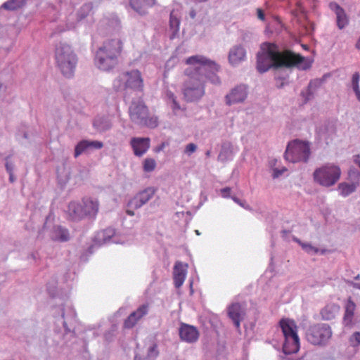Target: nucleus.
I'll use <instances>...</instances> for the list:
<instances>
[{"mask_svg": "<svg viewBox=\"0 0 360 360\" xmlns=\"http://www.w3.org/2000/svg\"><path fill=\"white\" fill-rule=\"evenodd\" d=\"M257 58V68L259 72H265L271 68L274 69L278 88H282L286 84L288 78L287 69L296 66L299 69L307 70L310 67L309 63L301 55L290 51L281 52L276 45L270 43L261 45Z\"/></svg>", "mask_w": 360, "mask_h": 360, "instance_id": "nucleus-1", "label": "nucleus"}, {"mask_svg": "<svg viewBox=\"0 0 360 360\" xmlns=\"http://www.w3.org/2000/svg\"><path fill=\"white\" fill-rule=\"evenodd\" d=\"M186 63L190 67L185 70L188 79L184 84V96L186 101H199L205 95V84L209 81L219 85L221 80L217 75L220 66L214 60L202 55L188 57Z\"/></svg>", "mask_w": 360, "mask_h": 360, "instance_id": "nucleus-2", "label": "nucleus"}, {"mask_svg": "<svg viewBox=\"0 0 360 360\" xmlns=\"http://www.w3.org/2000/svg\"><path fill=\"white\" fill-rule=\"evenodd\" d=\"M122 49V42L119 39H112L103 42L97 50L94 63L102 71L109 72L118 63V57Z\"/></svg>", "mask_w": 360, "mask_h": 360, "instance_id": "nucleus-3", "label": "nucleus"}, {"mask_svg": "<svg viewBox=\"0 0 360 360\" xmlns=\"http://www.w3.org/2000/svg\"><path fill=\"white\" fill-rule=\"evenodd\" d=\"M55 58L58 68L67 78L74 75L77 64V56L66 43H59L56 47Z\"/></svg>", "mask_w": 360, "mask_h": 360, "instance_id": "nucleus-4", "label": "nucleus"}, {"mask_svg": "<svg viewBox=\"0 0 360 360\" xmlns=\"http://www.w3.org/2000/svg\"><path fill=\"white\" fill-rule=\"evenodd\" d=\"M129 114L131 121L138 126L150 129H154L158 126V117L155 115H150L148 107L141 99L131 101L129 108Z\"/></svg>", "mask_w": 360, "mask_h": 360, "instance_id": "nucleus-5", "label": "nucleus"}, {"mask_svg": "<svg viewBox=\"0 0 360 360\" xmlns=\"http://www.w3.org/2000/svg\"><path fill=\"white\" fill-rule=\"evenodd\" d=\"M279 324L285 338L283 352L285 354L297 352L300 349V339L295 321L288 319H283L280 321Z\"/></svg>", "mask_w": 360, "mask_h": 360, "instance_id": "nucleus-6", "label": "nucleus"}, {"mask_svg": "<svg viewBox=\"0 0 360 360\" xmlns=\"http://www.w3.org/2000/svg\"><path fill=\"white\" fill-rule=\"evenodd\" d=\"M333 335L330 326L327 323H316L306 330V339L313 345L325 347Z\"/></svg>", "mask_w": 360, "mask_h": 360, "instance_id": "nucleus-7", "label": "nucleus"}, {"mask_svg": "<svg viewBox=\"0 0 360 360\" xmlns=\"http://www.w3.org/2000/svg\"><path fill=\"white\" fill-rule=\"evenodd\" d=\"M311 154L308 142L295 139L288 143L284 157L291 162H307Z\"/></svg>", "mask_w": 360, "mask_h": 360, "instance_id": "nucleus-8", "label": "nucleus"}, {"mask_svg": "<svg viewBox=\"0 0 360 360\" xmlns=\"http://www.w3.org/2000/svg\"><path fill=\"white\" fill-rule=\"evenodd\" d=\"M113 86L116 91L122 89L141 91L143 86L141 74L138 70L123 72L114 81Z\"/></svg>", "mask_w": 360, "mask_h": 360, "instance_id": "nucleus-9", "label": "nucleus"}, {"mask_svg": "<svg viewBox=\"0 0 360 360\" xmlns=\"http://www.w3.org/2000/svg\"><path fill=\"white\" fill-rule=\"evenodd\" d=\"M340 174L341 170L338 166L327 164L314 171V179L320 185L329 187L339 180Z\"/></svg>", "mask_w": 360, "mask_h": 360, "instance_id": "nucleus-10", "label": "nucleus"}, {"mask_svg": "<svg viewBox=\"0 0 360 360\" xmlns=\"http://www.w3.org/2000/svg\"><path fill=\"white\" fill-rule=\"evenodd\" d=\"M155 193V190L152 187H148L139 192L129 200L127 204L126 213L129 216H134V210L141 208L146 205Z\"/></svg>", "mask_w": 360, "mask_h": 360, "instance_id": "nucleus-11", "label": "nucleus"}, {"mask_svg": "<svg viewBox=\"0 0 360 360\" xmlns=\"http://www.w3.org/2000/svg\"><path fill=\"white\" fill-rule=\"evenodd\" d=\"M248 95V86L246 84H239L233 88L225 96L226 103L232 105L243 103Z\"/></svg>", "mask_w": 360, "mask_h": 360, "instance_id": "nucleus-12", "label": "nucleus"}, {"mask_svg": "<svg viewBox=\"0 0 360 360\" xmlns=\"http://www.w3.org/2000/svg\"><path fill=\"white\" fill-rule=\"evenodd\" d=\"M103 147V143L100 141L82 140L75 148V158H77L83 153H89L94 150H98Z\"/></svg>", "mask_w": 360, "mask_h": 360, "instance_id": "nucleus-13", "label": "nucleus"}, {"mask_svg": "<svg viewBox=\"0 0 360 360\" xmlns=\"http://www.w3.org/2000/svg\"><path fill=\"white\" fill-rule=\"evenodd\" d=\"M130 145L136 156L141 157L145 154L150 146V139L148 137H134L130 141Z\"/></svg>", "mask_w": 360, "mask_h": 360, "instance_id": "nucleus-14", "label": "nucleus"}, {"mask_svg": "<svg viewBox=\"0 0 360 360\" xmlns=\"http://www.w3.org/2000/svg\"><path fill=\"white\" fill-rule=\"evenodd\" d=\"M148 312V307L146 304L140 306L136 311H133L125 319L124 327L125 328H132L137 322Z\"/></svg>", "mask_w": 360, "mask_h": 360, "instance_id": "nucleus-15", "label": "nucleus"}, {"mask_svg": "<svg viewBox=\"0 0 360 360\" xmlns=\"http://www.w3.org/2000/svg\"><path fill=\"white\" fill-rule=\"evenodd\" d=\"M245 309L238 302L231 304L228 308L229 317L233 321L234 326L239 328L240 321L245 316Z\"/></svg>", "mask_w": 360, "mask_h": 360, "instance_id": "nucleus-16", "label": "nucleus"}, {"mask_svg": "<svg viewBox=\"0 0 360 360\" xmlns=\"http://www.w3.org/2000/svg\"><path fill=\"white\" fill-rule=\"evenodd\" d=\"M181 340L187 342H194L198 339L199 333L194 326L182 323L179 329Z\"/></svg>", "mask_w": 360, "mask_h": 360, "instance_id": "nucleus-17", "label": "nucleus"}, {"mask_svg": "<svg viewBox=\"0 0 360 360\" xmlns=\"http://www.w3.org/2000/svg\"><path fill=\"white\" fill-rule=\"evenodd\" d=\"M81 204L83 207V211H84L86 217L89 219L96 217L99 208V203L97 200L84 198Z\"/></svg>", "mask_w": 360, "mask_h": 360, "instance_id": "nucleus-18", "label": "nucleus"}, {"mask_svg": "<svg viewBox=\"0 0 360 360\" xmlns=\"http://www.w3.org/2000/svg\"><path fill=\"white\" fill-rule=\"evenodd\" d=\"M50 238L53 241L64 243L70 239V236L67 228L60 225H55L51 231Z\"/></svg>", "mask_w": 360, "mask_h": 360, "instance_id": "nucleus-19", "label": "nucleus"}, {"mask_svg": "<svg viewBox=\"0 0 360 360\" xmlns=\"http://www.w3.org/2000/svg\"><path fill=\"white\" fill-rule=\"evenodd\" d=\"M246 51L241 45L233 46L229 53V61L232 65H237L245 60Z\"/></svg>", "mask_w": 360, "mask_h": 360, "instance_id": "nucleus-20", "label": "nucleus"}, {"mask_svg": "<svg viewBox=\"0 0 360 360\" xmlns=\"http://www.w3.org/2000/svg\"><path fill=\"white\" fill-rule=\"evenodd\" d=\"M329 7L336 15L338 28L342 30L345 27L348 25L349 20L345 10L335 2L330 3Z\"/></svg>", "mask_w": 360, "mask_h": 360, "instance_id": "nucleus-21", "label": "nucleus"}, {"mask_svg": "<svg viewBox=\"0 0 360 360\" xmlns=\"http://www.w3.org/2000/svg\"><path fill=\"white\" fill-rule=\"evenodd\" d=\"M186 267L187 265L184 266L182 262H176L173 276H174V284L176 288H179L184 283L186 276Z\"/></svg>", "mask_w": 360, "mask_h": 360, "instance_id": "nucleus-22", "label": "nucleus"}, {"mask_svg": "<svg viewBox=\"0 0 360 360\" xmlns=\"http://www.w3.org/2000/svg\"><path fill=\"white\" fill-rule=\"evenodd\" d=\"M156 0H129L131 8L141 15L147 13V8L153 6Z\"/></svg>", "mask_w": 360, "mask_h": 360, "instance_id": "nucleus-23", "label": "nucleus"}, {"mask_svg": "<svg viewBox=\"0 0 360 360\" xmlns=\"http://www.w3.org/2000/svg\"><path fill=\"white\" fill-rule=\"evenodd\" d=\"M68 212L72 221H78L86 218L81 202H70L68 205Z\"/></svg>", "mask_w": 360, "mask_h": 360, "instance_id": "nucleus-24", "label": "nucleus"}, {"mask_svg": "<svg viewBox=\"0 0 360 360\" xmlns=\"http://www.w3.org/2000/svg\"><path fill=\"white\" fill-rule=\"evenodd\" d=\"M75 316L76 312L71 306L65 307L63 304L61 305V317L63 319V325L67 333L71 331V329L68 326V322L73 321Z\"/></svg>", "mask_w": 360, "mask_h": 360, "instance_id": "nucleus-25", "label": "nucleus"}, {"mask_svg": "<svg viewBox=\"0 0 360 360\" xmlns=\"http://www.w3.org/2000/svg\"><path fill=\"white\" fill-rule=\"evenodd\" d=\"M233 158V145L230 142H224L221 144V150L217 160L221 162L230 161Z\"/></svg>", "mask_w": 360, "mask_h": 360, "instance_id": "nucleus-26", "label": "nucleus"}, {"mask_svg": "<svg viewBox=\"0 0 360 360\" xmlns=\"http://www.w3.org/2000/svg\"><path fill=\"white\" fill-rule=\"evenodd\" d=\"M340 306L337 304L330 303L326 305L321 311L323 320L330 321L335 318L340 311Z\"/></svg>", "mask_w": 360, "mask_h": 360, "instance_id": "nucleus-27", "label": "nucleus"}, {"mask_svg": "<svg viewBox=\"0 0 360 360\" xmlns=\"http://www.w3.org/2000/svg\"><path fill=\"white\" fill-rule=\"evenodd\" d=\"M115 234V230L112 228H107L105 230L97 233L95 238V242L98 243L99 245L106 243L112 240L113 243H116V241L112 239V237Z\"/></svg>", "mask_w": 360, "mask_h": 360, "instance_id": "nucleus-28", "label": "nucleus"}, {"mask_svg": "<svg viewBox=\"0 0 360 360\" xmlns=\"http://www.w3.org/2000/svg\"><path fill=\"white\" fill-rule=\"evenodd\" d=\"M93 126L98 131L103 132L111 129L112 122L107 117L98 116L94 119Z\"/></svg>", "mask_w": 360, "mask_h": 360, "instance_id": "nucleus-29", "label": "nucleus"}, {"mask_svg": "<svg viewBox=\"0 0 360 360\" xmlns=\"http://www.w3.org/2000/svg\"><path fill=\"white\" fill-rule=\"evenodd\" d=\"M179 25H180V19L177 15V13L172 11L170 13L169 16V30L172 32V34L169 37L171 39H173L176 37V34L179 32Z\"/></svg>", "mask_w": 360, "mask_h": 360, "instance_id": "nucleus-30", "label": "nucleus"}, {"mask_svg": "<svg viewBox=\"0 0 360 360\" xmlns=\"http://www.w3.org/2000/svg\"><path fill=\"white\" fill-rule=\"evenodd\" d=\"M356 305L352 301H349L345 307L344 322L345 325H349L352 322Z\"/></svg>", "mask_w": 360, "mask_h": 360, "instance_id": "nucleus-31", "label": "nucleus"}, {"mask_svg": "<svg viewBox=\"0 0 360 360\" xmlns=\"http://www.w3.org/2000/svg\"><path fill=\"white\" fill-rule=\"evenodd\" d=\"M338 188L340 191V195L343 197H347L355 191L356 186L354 184L340 183L338 185Z\"/></svg>", "mask_w": 360, "mask_h": 360, "instance_id": "nucleus-32", "label": "nucleus"}, {"mask_svg": "<svg viewBox=\"0 0 360 360\" xmlns=\"http://www.w3.org/2000/svg\"><path fill=\"white\" fill-rule=\"evenodd\" d=\"M294 241L297 242L307 253L314 255L319 254V249L316 247L313 246L311 243H303L300 239L295 238Z\"/></svg>", "mask_w": 360, "mask_h": 360, "instance_id": "nucleus-33", "label": "nucleus"}, {"mask_svg": "<svg viewBox=\"0 0 360 360\" xmlns=\"http://www.w3.org/2000/svg\"><path fill=\"white\" fill-rule=\"evenodd\" d=\"M26 0H8L5 2L2 7L5 9L13 11L21 8L25 4Z\"/></svg>", "mask_w": 360, "mask_h": 360, "instance_id": "nucleus-34", "label": "nucleus"}, {"mask_svg": "<svg viewBox=\"0 0 360 360\" xmlns=\"http://www.w3.org/2000/svg\"><path fill=\"white\" fill-rule=\"evenodd\" d=\"M156 162L154 159L147 158L143 162V170L146 172H150L155 168Z\"/></svg>", "mask_w": 360, "mask_h": 360, "instance_id": "nucleus-35", "label": "nucleus"}, {"mask_svg": "<svg viewBox=\"0 0 360 360\" xmlns=\"http://www.w3.org/2000/svg\"><path fill=\"white\" fill-rule=\"evenodd\" d=\"M159 355V351L158 349V345L153 342L148 348L147 351V356L149 358L155 360Z\"/></svg>", "mask_w": 360, "mask_h": 360, "instance_id": "nucleus-36", "label": "nucleus"}, {"mask_svg": "<svg viewBox=\"0 0 360 360\" xmlns=\"http://www.w3.org/2000/svg\"><path fill=\"white\" fill-rule=\"evenodd\" d=\"M359 78L360 77L358 72H355L354 74H353L352 79V86L354 93H356L359 91H360L359 85Z\"/></svg>", "mask_w": 360, "mask_h": 360, "instance_id": "nucleus-37", "label": "nucleus"}, {"mask_svg": "<svg viewBox=\"0 0 360 360\" xmlns=\"http://www.w3.org/2000/svg\"><path fill=\"white\" fill-rule=\"evenodd\" d=\"M349 341L352 346H358L360 345V332H354L350 339Z\"/></svg>", "mask_w": 360, "mask_h": 360, "instance_id": "nucleus-38", "label": "nucleus"}, {"mask_svg": "<svg viewBox=\"0 0 360 360\" xmlns=\"http://www.w3.org/2000/svg\"><path fill=\"white\" fill-rule=\"evenodd\" d=\"M197 150V146L195 143H188L185 148V153L188 155H191L194 153Z\"/></svg>", "mask_w": 360, "mask_h": 360, "instance_id": "nucleus-39", "label": "nucleus"}, {"mask_svg": "<svg viewBox=\"0 0 360 360\" xmlns=\"http://www.w3.org/2000/svg\"><path fill=\"white\" fill-rule=\"evenodd\" d=\"M232 198V200L237 204H238L240 206L243 207V208L246 209V210H250V207L248 205H246L245 202H243L242 200H240L239 198H238L236 196H231V197Z\"/></svg>", "mask_w": 360, "mask_h": 360, "instance_id": "nucleus-40", "label": "nucleus"}, {"mask_svg": "<svg viewBox=\"0 0 360 360\" xmlns=\"http://www.w3.org/2000/svg\"><path fill=\"white\" fill-rule=\"evenodd\" d=\"M120 25V20L116 15H112L110 21V25L115 28L119 27Z\"/></svg>", "mask_w": 360, "mask_h": 360, "instance_id": "nucleus-41", "label": "nucleus"}, {"mask_svg": "<svg viewBox=\"0 0 360 360\" xmlns=\"http://www.w3.org/2000/svg\"><path fill=\"white\" fill-rule=\"evenodd\" d=\"M91 9V6L90 4H84L80 9L79 15H81V18H84L87 14L82 13V11L89 12Z\"/></svg>", "mask_w": 360, "mask_h": 360, "instance_id": "nucleus-42", "label": "nucleus"}, {"mask_svg": "<svg viewBox=\"0 0 360 360\" xmlns=\"http://www.w3.org/2000/svg\"><path fill=\"white\" fill-rule=\"evenodd\" d=\"M231 188L230 187H225L220 190L221 195L223 198H229Z\"/></svg>", "mask_w": 360, "mask_h": 360, "instance_id": "nucleus-43", "label": "nucleus"}, {"mask_svg": "<svg viewBox=\"0 0 360 360\" xmlns=\"http://www.w3.org/2000/svg\"><path fill=\"white\" fill-rule=\"evenodd\" d=\"M285 171H286V169H285V168H283L282 169H274L273 174H272L273 178L274 179L278 178Z\"/></svg>", "mask_w": 360, "mask_h": 360, "instance_id": "nucleus-44", "label": "nucleus"}, {"mask_svg": "<svg viewBox=\"0 0 360 360\" xmlns=\"http://www.w3.org/2000/svg\"><path fill=\"white\" fill-rule=\"evenodd\" d=\"M171 108L173 110V111H174V112H176V110H181L180 105L176 101V99H173V101L171 102Z\"/></svg>", "mask_w": 360, "mask_h": 360, "instance_id": "nucleus-45", "label": "nucleus"}, {"mask_svg": "<svg viewBox=\"0 0 360 360\" xmlns=\"http://www.w3.org/2000/svg\"><path fill=\"white\" fill-rule=\"evenodd\" d=\"M311 86H312V82H311L308 86V90L307 91V96L305 97L306 102L309 101L313 97V93L310 90Z\"/></svg>", "mask_w": 360, "mask_h": 360, "instance_id": "nucleus-46", "label": "nucleus"}, {"mask_svg": "<svg viewBox=\"0 0 360 360\" xmlns=\"http://www.w3.org/2000/svg\"><path fill=\"white\" fill-rule=\"evenodd\" d=\"M5 166H6V171L8 173L13 172V169H14V165L12 162H11L8 160V158H6V162Z\"/></svg>", "mask_w": 360, "mask_h": 360, "instance_id": "nucleus-47", "label": "nucleus"}, {"mask_svg": "<svg viewBox=\"0 0 360 360\" xmlns=\"http://www.w3.org/2000/svg\"><path fill=\"white\" fill-rule=\"evenodd\" d=\"M257 18L264 21L265 20V15H264V13L263 11V10L262 8H257Z\"/></svg>", "mask_w": 360, "mask_h": 360, "instance_id": "nucleus-48", "label": "nucleus"}, {"mask_svg": "<svg viewBox=\"0 0 360 360\" xmlns=\"http://www.w3.org/2000/svg\"><path fill=\"white\" fill-rule=\"evenodd\" d=\"M134 360H153V359L149 358V356H148L147 355L146 357H141V356H139V354H136L134 356Z\"/></svg>", "mask_w": 360, "mask_h": 360, "instance_id": "nucleus-49", "label": "nucleus"}, {"mask_svg": "<svg viewBox=\"0 0 360 360\" xmlns=\"http://www.w3.org/2000/svg\"><path fill=\"white\" fill-rule=\"evenodd\" d=\"M18 136H22V138L24 139H27L28 138V135H27V133L26 131H19L18 134Z\"/></svg>", "mask_w": 360, "mask_h": 360, "instance_id": "nucleus-50", "label": "nucleus"}, {"mask_svg": "<svg viewBox=\"0 0 360 360\" xmlns=\"http://www.w3.org/2000/svg\"><path fill=\"white\" fill-rule=\"evenodd\" d=\"M169 99L171 101V102L173 101V99H176V97L174 96V94L171 91L167 92V94Z\"/></svg>", "mask_w": 360, "mask_h": 360, "instance_id": "nucleus-51", "label": "nucleus"}, {"mask_svg": "<svg viewBox=\"0 0 360 360\" xmlns=\"http://www.w3.org/2000/svg\"><path fill=\"white\" fill-rule=\"evenodd\" d=\"M9 174V181L11 183H13L15 181V177L13 172L8 173Z\"/></svg>", "mask_w": 360, "mask_h": 360, "instance_id": "nucleus-52", "label": "nucleus"}, {"mask_svg": "<svg viewBox=\"0 0 360 360\" xmlns=\"http://www.w3.org/2000/svg\"><path fill=\"white\" fill-rule=\"evenodd\" d=\"M189 15L192 19H194L196 16L195 11L194 9H192L189 13Z\"/></svg>", "mask_w": 360, "mask_h": 360, "instance_id": "nucleus-53", "label": "nucleus"}, {"mask_svg": "<svg viewBox=\"0 0 360 360\" xmlns=\"http://www.w3.org/2000/svg\"><path fill=\"white\" fill-rule=\"evenodd\" d=\"M37 252H32V253L30 255V257H31L33 259H36V258H37Z\"/></svg>", "mask_w": 360, "mask_h": 360, "instance_id": "nucleus-54", "label": "nucleus"}, {"mask_svg": "<svg viewBox=\"0 0 360 360\" xmlns=\"http://www.w3.org/2000/svg\"><path fill=\"white\" fill-rule=\"evenodd\" d=\"M355 95H356V97L357 100L360 102V91H359L358 92L355 93Z\"/></svg>", "mask_w": 360, "mask_h": 360, "instance_id": "nucleus-55", "label": "nucleus"}, {"mask_svg": "<svg viewBox=\"0 0 360 360\" xmlns=\"http://www.w3.org/2000/svg\"><path fill=\"white\" fill-rule=\"evenodd\" d=\"M164 146H165V144H164V143H162L160 146H159V147L157 148L156 151H158V152L160 151L161 150H162V149H163Z\"/></svg>", "mask_w": 360, "mask_h": 360, "instance_id": "nucleus-56", "label": "nucleus"}, {"mask_svg": "<svg viewBox=\"0 0 360 360\" xmlns=\"http://www.w3.org/2000/svg\"><path fill=\"white\" fill-rule=\"evenodd\" d=\"M326 252H327V250H326V249H322V250L319 249V253H320L321 255H324Z\"/></svg>", "mask_w": 360, "mask_h": 360, "instance_id": "nucleus-57", "label": "nucleus"}, {"mask_svg": "<svg viewBox=\"0 0 360 360\" xmlns=\"http://www.w3.org/2000/svg\"><path fill=\"white\" fill-rule=\"evenodd\" d=\"M353 286L356 288H358L360 290V283H354Z\"/></svg>", "mask_w": 360, "mask_h": 360, "instance_id": "nucleus-58", "label": "nucleus"}, {"mask_svg": "<svg viewBox=\"0 0 360 360\" xmlns=\"http://www.w3.org/2000/svg\"><path fill=\"white\" fill-rule=\"evenodd\" d=\"M211 155V151L210 150H207L206 153H205V155L207 157H210Z\"/></svg>", "mask_w": 360, "mask_h": 360, "instance_id": "nucleus-59", "label": "nucleus"}, {"mask_svg": "<svg viewBox=\"0 0 360 360\" xmlns=\"http://www.w3.org/2000/svg\"><path fill=\"white\" fill-rule=\"evenodd\" d=\"M354 279H355V280H359V279H360V275H359V274H358L357 276H356L354 277Z\"/></svg>", "mask_w": 360, "mask_h": 360, "instance_id": "nucleus-60", "label": "nucleus"}, {"mask_svg": "<svg viewBox=\"0 0 360 360\" xmlns=\"http://www.w3.org/2000/svg\"><path fill=\"white\" fill-rule=\"evenodd\" d=\"M195 232H196V233H197L198 235H200V233H199V231H198V230H197V231H195Z\"/></svg>", "mask_w": 360, "mask_h": 360, "instance_id": "nucleus-61", "label": "nucleus"}, {"mask_svg": "<svg viewBox=\"0 0 360 360\" xmlns=\"http://www.w3.org/2000/svg\"><path fill=\"white\" fill-rule=\"evenodd\" d=\"M359 167H360V162H359Z\"/></svg>", "mask_w": 360, "mask_h": 360, "instance_id": "nucleus-62", "label": "nucleus"}]
</instances>
